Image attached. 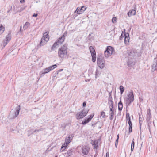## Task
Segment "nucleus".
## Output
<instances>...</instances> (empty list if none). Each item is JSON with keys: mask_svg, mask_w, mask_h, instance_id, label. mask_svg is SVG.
I'll use <instances>...</instances> for the list:
<instances>
[{"mask_svg": "<svg viewBox=\"0 0 157 157\" xmlns=\"http://www.w3.org/2000/svg\"><path fill=\"white\" fill-rule=\"evenodd\" d=\"M67 49V46L66 45L64 44L59 49L58 55L59 58L63 59L66 57Z\"/></svg>", "mask_w": 157, "mask_h": 157, "instance_id": "obj_1", "label": "nucleus"}, {"mask_svg": "<svg viewBox=\"0 0 157 157\" xmlns=\"http://www.w3.org/2000/svg\"><path fill=\"white\" fill-rule=\"evenodd\" d=\"M48 33L47 32L44 33L42 37L41 38L40 42V46H41L45 45L48 41L49 37L48 35Z\"/></svg>", "mask_w": 157, "mask_h": 157, "instance_id": "obj_2", "label": "nucleus"}, {"mask_svg": "<svg viewBox=\"0 0 157 157\" xmlns=\"http://www.w3.org/2000/svg\"><path fill=\"white\" fill-rule=\"evenodd\" d=\"M125 100L126 101V104L129 106L130 104L133 101L134 95L133 92L132 91L130 92L128 95V97L125 98Z\"/></svg>", "mask_w": 157, "mask_h": 157, "instance_id": "obj_3", "label": "nucleus"}, {"mask_svg": "<svg viewBox=\"0 0 157 157\" xmlns=\"http://www.w3.org/2000/svg\"><path fill=\"white\" fill-rule=\"evenodd\" d=\"M89 110L84 108L81 111L79 112L76 115V117L78 120L82 119L86 116Z\"/></svg>", "mask_w": 157, "mask_h": 157, "instance_id": "obj_4", "label": "nucleus"}, {"mask_svg": "<svg viewBox=\"0 0 157 157\" xmlns=\"http://www.w3.org/2000/svg\"><path fill=\"white\" fill-rule=\"evenodd\" d=\"M97 63L101 68H103L105 66V61L104 58L100 55H98L97 59Z\"/></svg>", "mask_w": 157, "mask_h": 157, "instance_id": "obj_5", "label": "nucleus"}, {"mask_svg": "<svg viewBox=\"0 0 157 157\" xmlns=\"http://www.w3.org/2000/svg\"><path fill=\"white\" fill-rule=\"evenodd\" d=\"M114 52V49L113 48L110 46L107 47L106 50L105 51L104 54L105 56L108 57L110 56Z\"/></svg>", "mask_w": 157, "mask_h": 157, "instance_id": "obj_6", "label": "nucleus"}, {"mask_svg": "<svg viewBox=\"0 0 157 157\" xmlns=\"http://www.w3.org/2000/svg\"><path fill=\"white\" fill-rule=\"evenodd\" d=\"M20 110V105H18L15 108V111L13 115L12 113H10V115L12 116V117H11L10 118L13 119L15 118L18 115Z\"/></svg>", "mask_w": 157, "mask_h": 157, "instance_id": "obj_7", "label": "nucleus"}, {"mask_svg": "<svg viewBox=\"0 0 157 157\" xmlns=\"http://www.w3.org/2000/svg\"><path fill=\"white\" fill-rule=\"evenodd\" d=\"M136 50L135 49H131L128 52V56L130 58H132L136 56L137 54Z\"/></svg>", "mask_w": 157, "mask_h": 157, "instance_id": "obj_8", "label": "nucleus"}, {"mask_svg": "<svg viewBox=\"0 0 157 157\" xmlns=\"http://www.w3.org/2000/svg\"><path fill=\"white\" fill-rule=\"evenodd\" d=\"M90 148L87 146H84L82 148V152L85 155H87L88 154Z\"/></svg>", "mask_w": 157, "mask_h": 157, "instance_id": "obj_9", "label": "nucleus"}, {"mask_svg": "<svg viewBox=\"0 0 157 157\" xmlns=\"http://www.w3.org/2000/svg\"><path fill=\"white\" fill-rule=\"evenodd\" d=\"M94 115V114H93L90 115V117L87 118L85 119L84 121H82V124L83 125L86 124L88 123L93 118Z\"/></svg>", "mask_w": 157, "mask_h": 157, "instance_id": "obj_10", "label": "nucleus"}, {"mask_svg": "<svg viewBox=\"0 0 157 157\" xmlns=\"http://www.w3.org/2000/svg\"><path fill=\"white\" fill-rule=\"evenodd\" d=\"M86 6H83L81 7V8H79L78 7V10L77 11V13L79 14L82 13L86 10Z\"/></svg>", "mask_w": 157, "mask_h": 157, "instance_id": "obj_11", "label": "nucleus"}, {"mask_svg": "<svg viewBox=\"0 0 157 157\" xmlns=\"http://www.w3.org/2000/svg\"><path fill=\"white\" fill-rule=\"evenodd\" d=\"M73 137V135H69L68 137H67L65 139V143L69 144L71 142V140Z\"/></svg>", "mask_w": 157, "mask_h": 157, "instance_id": "obj_12", "label": "nucleus"}, {"mask_svg": "<svg viewBox=\"0 0 157 157\" xmlns=\"http://www.w3.org/2000/svg\"><path fill=\"white\" fill-rule=\"evenodd\" d=\"M124 43L126 45H127L128 44L129 40V37L128 33H125L124 34Z\"/></svg>", "mask_w": 157, "mask_h": 157, "instance_id": "obj_13", "label": "nucleus"}, {"mask_svg": "<svg viewBox=\"0 0 157 157\" xmlns=\"http://www.w3.org/2000/svg\"><path fill=\"white\" fill-rule=\"evenodd\" d=\"M157 69V59L155 58L152 66V70L154 71Z\"/></svg>", "mask_w": 157, "mask_h": 157, "instance_id": "obj_14", "label": "nucleus"}, {"mask_svg": "<svg viewBox=\"0 0 157 157\" xmlns=\"http://www.w3.org/2000/svg\"><path fill=\"white\" fill-rule=\"evenodd\" d=\"M136 14V11L135 10H130L128 13V15L129 17H131L132 15H135Z\"/></svg>", "mask_w": 157, "mask_h": 157, "instance_id": "obj_15", "label": "nucleus"}, {"mask_svg": "<svg viewBox=\"0 0 157 157\" xmlns=\"http://www.w3.org/2000/svg\"><path fill=\"white\" fill-rule=\"evenodd\" d=\"M99 140H94L93 141L92 145L94 146L95 148L97 149L98 147V142Z\"/></svg>", "mask_w": 157, "mask_h": 157, "instance_id": "obj_16", "label": "nucleus"}, {"mask_svg": "<svg viewBox=\"0 0 157 157\" xmlns=\"http://www.w3.org/2000/svg\"><path fill=\"white\" fill-rule=\"evenodd\" d=\"M89 49L91 55L96 54L95 49L92 46L90 47Z\"/></svg>", "mask_w": 157, "mask_h": 157, "instance_id": "obj_17", "label": "nucleus"}, {"mask_svg": "<svg viewBox=\"0 0 157 157\" xmlns=\"http://www.w3.org/2000/svg\"><path fill=\"white\" fill-rule=\"evenodd\" d=\"M65 40V38L63 37H62V36L58 39L57 41L58 43L60 44H61Z\"/></svg>", "mask_w": 157, "mask_h": 157, "instance_id": "obj_18", "label": "nucleus"}, {"mask_svg": "<svg viewBox=\"0 0 157 157\" xmlns=\"http://www.w3.org/2000/svg\"><path fill=\"white\" fill-rule=\"evenodd\" d=\"M49 70L48 69V68H46L44 70H43L41 72V75H44V74H45L46 73H48L49 72Z\"/></svg>", "mask_w": 157, "mask_h": 157, "instance_id": "obj_19", "label": "nucleus"}, {"mask_svg": "<svg viewBox=\"0 0 157 157\" xmlns=\"http://www.w3.org/2000/svg\"><path fill=\"white\" fill-rule=\"evenodd\" d=\"M123 107V104L121 102V99L120 102L118 103V108L119 111H121L122 110Z\"/></svg>", "mask_w": 157, "mask_h": 157, "instance_id": "obj_20", "label": "nucleus"}, {"mask_svg": "<svg viewBox=\"0 0 157 157\" xmlns=\"http://www.w3.org/2000/svg\"><path fill=\"white\" fill-rule=\"evenodd\" d=\"M126 122L128 123V124H130V123H132L131 121L129 113H127L126 114Z\"/></svg>", "mask_w": 157, "mask_h": 157, "instance_id": "obj_21", "label": "nucleus"}, {"mask_svg": "<svg viewBox=\"0 0 157 157\" xmlns=\"http://www.w3.org/2000/svg\"><path fill=\"white\" fill-rule=\"evenodd\" d=\"M68 144L66 143H64L62 146L61 148V151H63L67 147Z\"/></svg>", "mask_w": 157, "mask_h": 157, "instance_id": "obj_22", "label": "nucleus"}, {"mask_svg": "<svg viewBox=\"0 0 157 157\" xmlns=\"http://www.w3.org/2000/svg\"><path fill=\"white\" fill-rule=\"evenodd\" d=\"M59 45V44L58 43L57 41L52 46L51 48V50H54L56 48V46Z\"/></svg>", "mask_w": 157, "mask_h": 157, "instance_id": "obj_23", "label": "nucleus"}, {"mask_svg": "<svg viewBox=\"0 0 157 157\" xmlns=\"http://www.w3.org/2000/svg\"><path fill=\"white\" fill-rule=\"evenodd\" d=\"M30 24L28 22L25 23L23 26V29L25 30L27 29L28 27L30 25Z\"/></svg>", "mask_w": 157, "mask_h": 157, "instance_id": "obj_24", "label": "nucleus"}, {"mask_svg": "<svg viewBox=\"0 0 157 157\" xmlns=\"http://www.w3.org/2000/svg\"><path fill=\"white\" fill-rule=\"evenodd\" d=\"M147 119L149 120L151 118V110L150 109H149L147 110Z\"/></svg>", "mask_w": 157, "mask_h": 157, "instance_id": "obj_25", "label": "nucleus"}, {"mask_svg": "<svg viewBox=\"0 0 157 157\" xmlns=\"http://www.w3.org/2000/svg\"><path fill=\"white\" fill-rule=\"evenodd\" d=\"M11 33H10L6 36L5 40L9 42L11 40Z\"/></svg>", "mask_w": 157, "mask_h": 157, "instance_id": "obj_26", "label": "nucleus"}, {"mask_svg": "<svg viewBox=\"0 0 157 157\" xmlns=\"http://www.w3.org/2000/svg\"><path fill=\"white\" fill-rule=\"evenodd\" d=\"M115 115V112H109V115L110 116L109 119L110 120H112L113 119V117Z\"/></svg>", "mask_w": 157, "mask_h": 157, "instance_id": "obj_27", "label": "nucleus"}, {"mask_svg": "<svg viewBox=\"0 0 157 157\" xmlns=\"http://www.w3.org/2000/svg\"><path fill=\"white\" fill-rule=\"evenodd\" d=\"M5 28L2 25H0V35L2 34L4 31Z\"/></svg>", "mask_w": 157, "mask_h": 157, "instance_id": "obj_28", "label": "nucleus"}, {"mask_svg": "<svg viewBox=\"0 0 157 157\" xmlns=\"http://www.w3.org/2000/svg\"><path fill=\"white\" fill-rule=\"evenodd\" d=\"M129 125V133L131 132L132 131V123H130V124H128Z\"/></svg>", "mask_w": 157, "mask_h": 157, "instance_id": "obj_29", "label": "nucleus"}, {"mask_svg": "<svg viewBox=\"0 0 157 157\" xmlns=\"http://www.w3.org/2000/svg\"><path fill=\"white\" fill-rule=\"evenodd\" d=\"M73 150L72 149H70L69 150L67 151V154L68 156L71 155L73 153Z\"/></svg>", "mask_w": 157, "mask_h": 157, "instance_id": "obj_30", "label": "nucleus"}, {"mask_svg": "<svg viewBox=\"0 0 157 157\" xmlns=\"http://www.w3.org/2000/svg\"><path fill=\"white\" fill-rule=\"evenodd\" d=\"M57 67V65L56 64L53 65L48 67V69L50 71L51 70H53Z\"/></svg>", "mask_w": 157, "mask_h": 157, "instance_id": "obj_31", "label": "nucleus"}, {"mask_svg": "<svg viewBox=\"0 0 157 157\" xmlns=\"http://www.w3.org/2000/svg\"><path fill=\"white\" fill-rule=\"evenodd\" d=\"M127 64L129 67H131L134 65L135 63L133 62H131L130 61H128Z\"/></svg>", "mask_w": 157, "mask_h": 157, "instance_id": "obj_32", "label": "nucleus"}, {"mask_svg": "<svg viewBox=\"0 0 157 157\" xmlns=\"http://www.w3.org/2000/svg\"><path fill=\"white\" fill-rule=\"evenodd\" d=\"M120 90L121 94H122L124 91V88L122 86H121L120 87Z\"/></svg>", "mask_w": 157, "mask_h": 157, "instance_id": "obj_33", "label": "nucleus"}, {"mask_svg": "<svg viewBox=\"0 0 157 157\" xmlns=\"http://www.w3.org/2000/svg\"><path fill=\"white\" fill-rule=\"evenodd\" d=\"M91 56L92 57V60L93 62H95L96 59V54L92 55Z\"/></svg>", "mask_w": 157, "mask_h": 157, "instance_id": "obj_34", "label": "nucleus"}, {"mask_svg": "<svg viewBox=\"0 0 157 157\" xmlns=\"http://www.w3.org/2000/svg\"><path fill=\"white\" fill-rule=\"evenodd\" d=\"M101 115L103 118H105L106 117L105 113L104 111H102L101 112Z\"/></svg>", "mask_w": 157, "mask_h": 157, "instance_id": "obj_35", "label": "nucleus"}, {"mask_svg": "<svg viewBox=\"0 0 157 157\" xmlns=\"http://www.w3.org/2000/svg\"><path fill=\"white\" fill-rule=\"evenodd\" d=\"M117 18L116 17H113L112 19V22L113 23H115L117 22Z\"/></svg>", "mask_w": 157, "mask_h": 157, "instance_id": "obj_36", "label": "nucleus"}, {"mask_svg": "<svg viewBox=\"0 0 157 157\" xmlns=\"http://www.w3.org/2000/svg\"><path fill=\"white\" fill-rule=\"evenodd\" d=\"M8 42V41H6V40H5L3 41V44L4 46V47H5V46L7 45Z\"/></svg>", "mask_w": 157, "mask_h": 157, "instance_id": "obj_37", "label": "nucleus"}, {"mask_svg": "<svg viewBox=\"0 0 157 157\" xmlns=\"http://www.w3.org/2000/svg\"><path fill=\"white\" fill-rule=\"evenodd\" d=\"M113 101H110V102H108V104L109 105V107H113Z\"/></svg>", "mask_w": 157, "mask_h": 157, "instance_id": "obj_38", "label": "nucleus"}, {"mask_svg": "<svg viewBox=\"0 0 157 157\" xmlns=\"http://www.w3.org/2000/svg\"><path fill=\"white\" fill-rule=\"evenodd\" d=\"M108 102H110V101H112V98L111 95H110L108 98Z\"/></svg>", "mask_w": 157, "mask_h": 157, "instance_id": "obj_39", "label": "nucleus"}, {"mask_svg": "<svg viewBox=\"0 0 157 157\" xmlns=\"http://www.w3.org/2000/svg\"><path fill=\"white\" fill-rule=\"evenodd\" d=\"M139 122L140 124H142V123L143 122V119L142 118L140 117V116H139Z\"/></svg>", "mask_w": 157, "mask_h": 157, "instance_id": "obj_40", "label": "nucleus"}, {"mask_svg": "<svg viewBox=\"0 0 157 157\" xmlns=\"http://www.w3.org/2000/svg\"><path fill=\"white\" fill-rule=\"evenodd\" d=\"M67 32H65L63 33V35L62 36V37H63L65 38V37L67 36Z\"/></svg>", "mask_w": 157, "mask_h": 157, "instance_id": "obj_41", "label": "nucleus"}, {"mask_svg": "<svg viewBox=\"0 0 157 157\" xmlns=\"http://www.w3.org/2000/svg\"><path fill=\"white\" fill-rule=\"evenodd\" d=\"M119 138V135H118L117 136V139L116 140L115 143H117V144H118V142Z\"/></svg>", "mask_w": 157, "mask_h": 157, "instance_id": "obj_42", "label": "nucleus"}, {"mask_svg": "<svg viewBox=\"0 0 157 157\" xmlns=\"http://www.w3.org/2000/svg\"><path fill=\"white\" fill-rule=\"evenodd\" d=\"M43 130V129L42 128H41L39 129H38V130H35L34 132H39V131H42Z\"/></svg>", "mask_w": 157, "mask_h": 157, "instance_id": "obj_43", "label": "nucleus"}, {"mask_svg": "<svg viewBox=\"0 0 157 157\" xmlns=\"http://www.w3.org/2000/svg\"><path fill=\"white\" fill-rule=\"evenodd\" d=\"M135 143L134 141V139H133V141L131 143V146L132 147H134Z\"/></svg>", "mask_w": 157, "mask_h": 157, "instance_id": "obj_44", "label": "nucleus"}, {"mask_svg": "<svg viewBox=\"0 0 157 157\" xmlns=\"http://www.w3.org/2000/svg\"><path fill=\"white\" fill-rule=\"evenodd\" d=\"M109 108H110V111H109V112H111L112 111V112H114V109H113V107H109Z\"/></svg>", "mask_w": 157, "mask_h": 157, "instance_id": "obj_45", "label": "nucleus"}, {"mask_svg": "<svg viewBox=\"0 0 157 157\" xmlns=\"http://www.w3.org/2000/svg\"><path fill=\"white\" fill-rule=\"evenodd\" d=\"M63 70V69H60L58 71H57L56 73V74L57 75L58 74V73L60 72H61V71H62Z\"/></svg>", "mask_w": 157, "mask_h": 157, "instance_id": "obj_46", "label": "nucleus"}, {"mask_svg": "<svg viewBox=\"0 0 157 157\" xmlns=\"http://www.w3.org/2000/svg\"><path fill=\"white\" fill-rule=\"evenodd\" d=\"M86 102H84L83 103L82 105L83 107H85L86 105Z\"/></svg>", "mask_w": 157, "mask_h": 157, "instance_id": "obj_47", "label": "nucleus"}, {"mask_svg": "<svg viewBox=\"0 0 157 157\" xmlns=\"http://www.w3.org/2000/svg\"><path fill=\"white\" fill-rule=\"evenodd\" d=\"M25 2V0H20V2L21 3H23Z\"/></svg>", "mask_w": 157, "mask_h": 157, "instance_id": "obj_48", "label": "nucleus"}, {"mask_svg": "<svg viewBox=\"0 0 157 157\" xmlns=\"http://www.w3.org/2000/svg\"><path fill=\"white\" fill-rule=\"evenodd\" d=\"M38 15V14H37L34 13L33 15V17H36Z\"/></svg>", "mask_w": 157, "mask_h": 157, "instance_id": "obj_49", "label": "nucleus"}, {"mask_svg": "<svg viewBox=\"0 0 157 157\" xmlns=\"http://www.w3.org/2000/svg\"><path fill=\"white\" fill-rule=\"evenodd\" d=\"M106 157H109V153L107 152L106 153Z\"/></svg>", "mask_w": 157, "mask_h": 157, "instance_id": "obj_50", "label": "nucleus"}, {"mask_svg": "<svg viewBox=\"0 0 157 157\" xmlns=\"http://www.w3.org/2000/svg\"><path fill=\"white\" fill-rule=\"evenodd\" d=\"M134 147H132L131 146V151H133V149H134Z\"/></svg>", "mask_w": 157, "mask_h": 157, "instance_id": "obj_51", "label": "nucleus"}, {"mask_svg": "<svg viewBox=\"0 0 157 157\" xmlns=\"http://www.w3.org/2000/svg\"><path fill=\"white\" fill-rule=\"evenodd\" d=\"M78 7L77 9H76V10L75 11L74 13H76V12H77V11H78Z\"/></svg>", "mask_w": 157, "mask_h": 157, "instance_id": "obj_52", "label": "nucleus"}, {"mask_svg": "<svg viewBox=\"0 0 157 157\" xmlns=\"http://www.w3.org/2000/svg\"><path fill=\"white\" fill-rule=\"evenodd\" d=\"M22 31V27H21V26L20 27V31L21 32Z\"/></svg>", "mask_w": 157, "mask_h": 157, "instance_id": "obj_53", "label": "nucleus"}, {"mask_svg": "<svg viewBox=\"0 0 157 157\" xmlns=\"http://www.w3.org/2000/svg\"><path fill=\"white\" fill-rule=\"evenodd\" d=\"M117 145H118V144H117V143H115V146L116 147H117Z\"/></svg>", "mask_w": 157, "mask_h": 157, "instance_id": "obj_54", "label": "nucleus"}, {"mask_svg": "<svg viewBox=\"0 0 157 157\" xmlns=\"http://www.w3.org/2000/svg\"><path fill=\"white\" fill-rule=\"evenodd\" d=\"M66 125H65L64 127V128H65Z\"/></svg>", "mask_w": 157, "mask_h": 157, "instance_id": "obj_55", "label": "nucleus"}, {"mask_svg": "<svg viewBox=\"0 0 157 157\" xmlns=\"http://www.w3.org/2000/svg\"><path fill=\"white\" fill-rule=\"evenodd\" d=\"M115 120H116V117L115 118V119H114V122H115Z\"/></svg>", "mask_w": 157, "mask_h": 157, "instance_id": "obj_56", "label": "nucleus"}, {"mask_svg": "<svg viewBox=\"0 0 157 157\" xmlns=\"http://www.w3.org/2000/svg\"><path fill=\"white\" fill-rule=\"evenodd\" d=\"M55 157H57V156H56Z\"/></svg>", "mask_w": 157, "mask_h": 157, "instance_id": "obj_57", "label": "nucleus"}]
</instances>
